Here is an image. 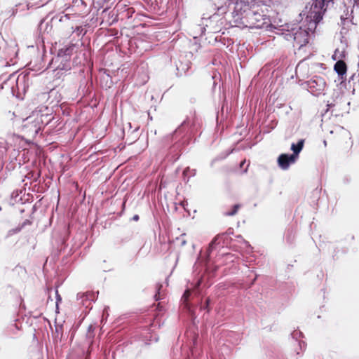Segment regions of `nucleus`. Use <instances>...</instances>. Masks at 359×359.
Instances as JSON below:
<instances>
[{
	"instance_id": "19",
	"label": "nucleus",
	"mask_w": 359,
	"mask_h": 359,
	"mask_svg": "<svg viewBox=\"0 0 359 359\" xmlns=\"http://www.w3.org/2000/svg\"><path fill=\"white\" fill-rule=\"evenodd\" d=\"M133 219H134V220H135V221L138 220V219H139V216H138V215H134V216H133Z\"/></svg>"
},
{
	"instance_id": "2",
	"label": "nucleus",
	"mask_w": 359,
	"mask_h": 359,
	"mask_svg": "<svg viewBox=\"0 0 359 359\" xmlns=\"http://www.w3.org/2000/svg\"><path fill=\"white\" fill-rule=\"evenodd\" d=\"M51 118L48 114H43L42 110H35L31 115L23 120L22 130L33 137L41 130L43 125L47 124Z\"/></svg>"
},
{
	"instance_id": "18",
	"label": "nucleus",
	"mask_w": 359,
	"mask_h": 359,
	"mask_svg": "<svg viewBox=\"0 0 359 359\" xmlns=\"http://www.w3.org/2000/svg\"><path fill=\"white\" fill-rule=\"evenodd\" d=\"M200 284H201V280H198L194 286V289L196 288L197 287H198L200 285Z\"/></svg>"
},
{
	"instance_id": "15",
	"label": "nucleus",
	"mask_w": 359,
	"mask_h": 359,
	"mask_svg": "<svg viewBox=\"0 0 359 359\" xmlns=\"http://www.w3.org/2000/svg\"><path fill=\"white\" fill-rule=\"evenodd\" d=\"M190 294H191V291H190V290H189V289H187V290L184 292V294H183V296H182V299L184 301V302H187V300L188 299V298H189V297Z\"/></svg>"
},
{
	"instance_id": "22",
	"label": "nucleus",
	"mask_w": 359,
	"mask_h": 359,
	"mask_svg": "<svg viewBox=\"0 0 359 359\" xmlns=\"http://www.w3.org/2000/svg\"><path fill=\"white\" fill-rule=\"evenodd\" d=\"M185 243H186V241H182V245H185Z\"/></svg>"
},
{
	"instance_id": "16",
	"label": "nucleus",
	"mask_w": 359,
	"mask_h": 359,
	"mask_svg": "<svg viewBox=\"0 0 359 359\" xmlns=\"http://www.w3.org/2000/svg\"><path fill=\"white\" fill-rule=\"evenodd\" d=\"M162 285H158L157 286L158 287V292L155 294V299L156 300H158L161 297H160V290L161 288Z\"/></svg>"
},
{
	"instance_id": "5",
	"label": "nucleus",
	"mask_w": 359,
	"mask_h": 359,
	"mask_svg": "<svg viewBox=\"0 0 359 359\" xmlns=\"http://www.w3.org/2000/svg\"><path fill=\"white\" fill-rule=\"evenodd\" d=\"M343 4L346 10L341 16V20L344 24L346 22H351L352 24H356L353 22L354 13L359 10V0H343Z\"/></svg>"
},
{
	"instance_id": "1",
	"label": "nucleus",
	"mask_w": 359,
	"mask_h": 359,
	"mask_svg": "<svg viewBox=\"0 0 359 359\" xmlns=\"http://www.w3.org/2000/svg\"><path fill=\"white\" fill-rule=\"evenodd\" d=\"M306 15L305 20L303 22V25H295L294 27H291L290 29L289 26L287 25V31L289 32L287 36L290 38H292L293 41L297 46L299 48L305 46L309 42V37L311 34L315 32L317 25L323 19H317V17L309 18L310 9L308 11H305Z\"/></svg>"
},
{
	"instance_id": "8",
	"label": "nucleus",
	"mask_w": 359,
	"mask_h": 359,
	"mask_svg": "<svg viewBox=\"0 0 359 359\" xmlns=\"http://www.w3.org/2000/svg\"><path fill=\"white\" fill-rule=\"evenodd\" d=\"M29 85V76L27 74H20L16 79L15 87H12L13 94L16 97H22L27 92Z\"/></svg>"
},
{
	"instance_id": "9",
	"label": "nucleus",
	"mask_w": 359,
	"mask_h": 359,
	"mask_svg": "<svg viewBox=\"0 0 359 359\" xmlns=\"http://www.w3.org/2000/svg\"><path fill=\"white\" fill-rule=\"evenodd\" d=\"M296 161L291 155L283 154L278 158V164L282 170H287L290 165L294 163Z\"/></svg>"
},
{
	"instance_id": "12",
	"label": "nucleus",
	"mask_w": 359,
	"mask_h": 359,
	"mask_svg": "<svg viewBox=\"0 0 359 359\" xmlns=\"http://www.w3.org/2000/svg\"><path fill=\"white\" fill-rule=\"evenodd\" d=\"M334 70L341 76V79H343V76L346 74V65L345 62L342 60H339L334 65Z\"/></svg>"
},
{
	"instance_id": "11",
	"label": "nucleus",
	"mask_w": 359,
	"mask_h": 359,
	"mask_svg": "<svg viewBox=\"0 0 359 359\" xmlns=\"http://www.w3.org/2000/svg\"><path fill=\"white\" fill-rule=\"evenodd\" d=\"M75 48L74 44H69L68 46H65L62 48H60L57 53L58 57H67L72 55L73 50Z\"/></svg>"
},
{
	"instance_id": "23",
	"label": "nucleus",
	"mask_w": 359,
	"mask_h": 359,
	"mask_svg": "<svg viewBox=\"0 0 359 359\" xmlns=\"http://www.w3.org/2000/svg\"><path fill=\"white\" fill-rule=\"evenodd\" d=\"M81 296H83V294H77V298H79V297H81Z\"/></svg>"
},
{
	"instance_id": "4",
	"label": "nucleus",
	"mask_w": 359,
	"mask_h": 359,
	"mask_svg": "<svg viewBox=\"0 0 359 359\" xmlns=\"http://www.w3.org/2000/svg\"><path fill=\"white\" fill-rule=\"evenodd\" d=\"M230 5L233 6L234 17L243 19L248 13L255 8L257 3L255 0H230Z\"/></svg>"
},
{
	"instance_id": "17",
	"label": "nucleus",
	"mask_w": 359,
	"mask_h": 359,
	"mask_svg": "<svg viewBox=\"0 0 359 359\" xmlns=\"http://www.w3.org/2000/svg\"><path fill=\"white\" fill-rule=\"evenodd\" d=\"M303 67V62H300L298 64L296 68V72H298L301 69V68Z\"/></svg>"
},
{
	"instance_id": "3",
	"label": "nucleus",
	"mask_w": 359,
	"mask_h": 359,
	"mask_svg": "<svg viewBox=\"0 0 359 359\" xmlns=\"http://www.w3.org/2000/svg\"><path fill=\"white\" fill-rule=\"evenodd\" d=\"M246 20L248 25L246 26L250 28L257 29H267L268 27H272V25L270 24L269 19L264 15L258 13L257 10H252L250 13H248L243 18Z\"/></svg>"
},
{
	"instance_id": "10",
	"label": "nucleus",
	"mask_w": 359,
	"mask_h": 359,
	"mask_svg": "<svg viewBox=\"0 0 359 359\" xmlns=\"http://www.w3.org/2000/svg\"><path fill=\"white\" fill-rule=\"evenodd\" d=\"M304 144V140L302 139L299 140L297 144L292 143L291 145V150L293 151V154L290 155L293 156L296 160H297L299 154L303 149Z\"/></svg>"
},
{
	"instance_id": "6",
	"label": "nucleus",
	"mask_w": 359,
	"mask_h": 359,
	"mask_svg": "<svg viewBox=\"0 0 359 359\" xmlns=\"http://www.w3.org/2000/svg\"><path fill=\"white\" fill-rule=\"evenodd\" d=\"M326 81L322 76H315L306 81L308 90L313 95H319L324 93L326 88Z\"/></svg>"
},
{
	"instance_id": "21",
	"label": "nucleus",
	"mask_w": 359,
	"mask_h": 359,
	"mask_svg": "<svg viewBox=\"0 0 359 359\" xmlns=\"http://www.w3.org/2000/svg\"><path fill=\"white\" fill-rule=\"evenodd\" d=\"M187 169L184 170V172H183V174L184 175H186L187 174Z\"/></svg>"
},
{
	"instance_id": "14",
	"label": "nucleus",
	"mask_w": 359,
	"mask_h": 359,
	"mask_svg": "<svg viewBox=\"0 0 359 359\" xmlns=\"http://www.w3.org/2000/svg\"><path fill=\"white\" fill-rule=\"evenodd\" d=\"M238 208H239V205H235L233 207L232 211H231V212H226L225 213V215H227V216H232V215H234L237 212V211H238Z\"/></svg>"
},
{
	"instance_id": "7",
	"label": "nucleus",
	"mask_w": 359,
	"mask_h": 359,
	"mask_svg": "<svg viewBox=\"0 0 359 359\" xmlns=\"http://www.w3.org/2000/svg\"><path fill=\"white\" fill-rule=\"evenodd\" d=\"M332 1V0H313L309 8V18L317 17V19H323L327 9V4Z\"/></svg>"
},
{
	"instance_id": "13",
	"label": "nucleus",
	"mask_w": 359,
	"mask_h": 359,
	"mask_svg": "<svg viewBox=\"0 0 359 359\" xmlns=\"http://www.w3.org/2000/svg\"><path fill=\"white\" fill-rule=\"evenodd\" d=\"M20 137L15 135H10L6 138L7 144L10 146L15 147L20 144Z\"/></svg>"
},
{
	"instance_id": "20",
	"label": "nucleus",
	"mask_w": 359,
	"mask_h": 359,
	"mask_svg": "<svg viewBox=\"0 0 359 359\" xmlns=\"http://www.w3.org/2000/svg\"><path fill=\"white\" fill-rule=\"evenodd\" d=\"M245 163V161H242V162H241V168H242L243 166H244Z\"/></svg>"
}]
</instances>
